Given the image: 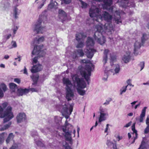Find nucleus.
I'll return each instance as SVG.
<instances>
[{
	"mask_svg": "<svg viewBox=\"0 0 149 149\" xmlns=\"http://www.w3.org/2000/svg\"><path fill=\"white\" fill-rule=\"evenodd\" d=\"M44 37L42 36L38 39L37 40V41L38 43H40L44 41Z\"/></svg>",
	"mask_w": 149,
	"mask_h": 149,
	"instance_id": "obj_51",
	"label": "nucleus"
},
{
	"mask_svg": "<svg viewBox=\"0 0 149 149\" xmlns=\"http://www.w3.org/2000/svg\"><path fill=\"white\" fill-rule=\"evenodd\" d=\"M90 16L93 18L94 20L99 22V16L100 13L99 8L96 6L93 5L90 8L89 10Z\"/></svg>",
	"mask_w": 149,
	"mask_h": 149,
	"instance_id": "obj_7",
	"label": "nucleus"
},
{
	"mask_svg": "<svg viewBox=\"0 0 149 149\" xmlns=\"http://www.w3.org/2000/svg\"><path fill=\"white\" fill-rule=\"evenodd\" d=\"M47 16L46 10H45L39 15V18L34 27V31L37 33H42L46 31L45 27L42 25V23L47 21Z\"/></svg>",
	"mask_w": 149,
	"mask_h": 149,
	"instance_id": "obj_2",
	"label": "nucleus"
},
{
	"mask_svg": "<svg viewBox=\"0 0 149 149\" xmlns=\"http://www.w3.org/2000/svg\"><path fill=\"white\" fill-rule=\"evenodd\" d=\"M73 106L70 105L69 106L66 105L65 103L63 105L60 106L59 108V111H61L62 114L65 116V118L67 119L69 117L73 110Z\"/></svg>",
	"mask_w": 149,
	"mask_h": 149,
	"instance_id": "obj_6",
	"label": "nucleus"
},
{
	"mask_svg": "<svg viewBox=\"0 0 149 149\" xmlns=\"http://www.w3.org/2000/svg\"><path fill=\"white\" fill-rule=\"evenodd\" d=\"M10 149H17V145L16 144H14Z\"/></svg>",
	"mask_w": 149,
	"mask_h": 149,
	"instance_id": "obj_58",
	"label": "nucleus"
},
{
	"mask_svg": "<svg viewBox=\"0 0 149 149\" xmlns=\"http://www.w3.org/2000/svg\"><path fill=\"white\" fill-rule=\"evenodd\" d=\"M104 56L103 62L104 64H105L107 62V60L108 56L109 55V51L108 49H105L104 52Z\"/></svg>",
	"mask_w": 149,
	"mask_h": 149,
	"instance_id": "obj_29",
	"label": "nucleus"
},
{
	"mask_svg": "<svg viewBox=\"0 0 149 149\" xmlns=\"http://www.w3.org/2000/svg\"><path fill=\"white\" fill-rule=\"evenodd\" d=\"M3 96V93L2 91L1 88H0V97L2 98Z\"/></svg>",
	"mask_w": 149,
	"mask_h": 149,
	"instance_id": "obj_60",
	"label": "nucleus"
},
{
	"mask_svg": "<svg viewBox=\"0 0 149 149\" xmlns=\"http://www.w3.org/2000/svg\"><path fill=\"white\" fill-rule=\"evenodd\" d=\"M14 137V136L12 133L10 134L6 140V142L7 143H8L9 141L12 140Z\"/></svg>",
	"mask_w": 149,
	"mask_h": 149,
	"instance_id": "obj_37",
	"label": "nucleus"
},
{
	"mask_svg": "<svg viewBox=\"0 0 149 149\" xmlns=\"http://www.w3.org/2000/svg\"><path fill=\"white\" fill-rule=\"evenodd\" d=\"M106 23L104 26V32L109 33V34H111L112 31H113V27L110 22H107Z\"/></svg>",
	"mask_w": 149,
	"mask_h": 149,
	"instance_id": "obj_16",
	"label": "nucleus"
},
{
	"mask_svg": "<svg viewBox=\"0 0 149 149\" xmlns=\"http://www.w3.org/2000/svg\"><path fill=\"white\" fill-rule=\"evenodd\" d=\"M66 98L68 101L71 100L74 96V92L72 88L65 89Z\"/></svg>",
	"mask_w": 149,
	"mask_h": 149,
	"instance_id": "obj_14",
	"label": "nucleus"
},
{
	"mask_svg": "<svg viewBox=\"0 0 149 149\" xmlns=\"http://www.w3.org/2000/svg\"><path fill=\"white\" fill-rule=\"evenodd\" d=\"M103 25L100 23L95 26V33L94 35V38L96 39L97 36H102V32L104 31V28L103 29Z\"/></svg>",
	"mask_w": 149,
	"mask_h": 149,
	"instance_id": "obj_11",
	"label": "nucleus"
},
{
	"mask_svg": "<svg viewBox=\"0 0 149 149\" xmlns=\"http://www.w3.org/2000/svg\"><path fill=\"white\" fill-rule=\"evenodd\" d=\"M76 39L78 41L83 40L86 37V36L83 33H78L76 34Z\"/></svg>",
	"mask_w": 149,
	"mask_h": 149,
	"instance_id": "obj_30",
	"label": "nucleus"
},
{
	"mask_svg": "<svg viewBox=\"0 0 149 149\" xmlns=\"http://www.w3.org/2000/svg\"><path fill=\"white\" fill-rule=\"evenodd\" d=\"M12 47H17L16 42L15 41H13L11 42Z\"/></svg>",
	"mask_w": 149,
	"mask_h": 149,
	"instance_id": "obj_56",
	"label": "nucleus"
},
{
	"mask_svg": "<svg viewBox=\"0 0 149 149\" xmlns=\"http://www.w3.org/2000/svg\"><path fill=\"white\" fill-rule=\"evenodd\" d=\"M29 90V91H31L32 92H37L38 91V90H37L36 89L34 88H30Z\"/></svg>",
	"mask_w": 149,
	"mask_h": 149,
	"instance_id": "obj_57",
	"label": "nucleus"
},
{
	"mask_svg": "<svg viewBox=\"0 0 149 149\" xmlns=\"http://www.w3.org/2000/svg\"><path fill=\"white\" fill-rule=\"evenodd\" d=\"M96 38H97L96 39L95 38V40H96L97 42L101 45H102L105 43L106 41L105 38L104 37L102 36H102H97Z\"/></svg>",
	"mask_w": 149,
	"mask_h": 149,
	"instance_id": "obj_25",
	"label": "nucleus"
},
{
	"mask_svg": "<svg viewBox=\"0 0 149 149\" xmlns=\"http://www.w3.org/2000/svg\"><path fill=\"white\" fill-rule=\"evenodd\" d=\"M58 16L59 18L63 22L67 18V15L66 13L63 10L59 9L58 11Z\"/></svg>",
	"mask_w": 149,
	"mask_h": 149,
	"instance_id": "obj_20",
	"label": "nucleus"
},
{
	"mask_svg": "<svg viewBox=\"0 0 149 149\" xmlns=\"http://www.w3.org/2000/svg\"><path fill=\"white\" fill-rule=\"evenodd\" d=\"M1 87L3 89L4 92L6 91L7 90V88L6 85L4 84H1L0 85Z\"/></svg>",
	"mask_w": 149,
	"mask_h": 149,
	"instance_id": "obj_47",
	"label": "nucleus"
},
{
	"mask_svg": "<svg viewBox=\"0 0 149 149\" xmlns=\"http://www.w3.org/2000/svg\"><path fill=\"white\" fill-rule=\"evenodd\" d=\"M42 47L40 46H35L34 49L32 52V54L36 55H38V56L35 57L33 60V64L37 63L38 62V57H43V55H40L41 54H42L43 52L41 51Z\"/></svg>",
	"mask_w": 149,
	"mask_h": 149,
	"instance_id": "obj_8",
	"label": "nucleus"
},
{
	"mask_svg": "<svg viewBox=\"0 0 149 149\" xmlns=\"http://www.w3.org/2000/svg\"><path fill=\"white\" fill-rule=\"evenodd\" d=\"M4 133H2L0 134V144H2L4 140Z\"/></svg>",
	"mask_w": 149,
	"mask_h": 149,
	"instance_id": "obj_38",
	"label": "nucleus"
},
{
	"mask_svg": "<svg viewBox=\"0 0 149 149\" xmlns=\"http://www.w3.org/2000/svg\"><path fill=\"white\" fill-rule=\"evenodd\" d=\"M132 131L133 132V133H135V136H136L135 137H134L133 141L132 143H133L134 142L135 140L137 139V131L135 130V123H134L133 125L132 126Z\"/></svg>",
	"mask_w": 149,
	"mask_h": 149,
	"instance_id": "obj_36",
	"label": "nucleus"
},
{
	"mask_svg": "<svg viewBox=\"0 0 149 149\" xmlns=\"http://www.w3.org/2000/svg\"><path fill=\"white\" fill-rule=\"evenodd\" d=\"M63 82L64 84L65 85V89L67 88H72V84L68 78H63Z\"/></svg>",
	"mask_w": 149,
	"mask_h": 149,
	"instance_id": "obj_23",
	"label": "nucleus"
},
{
	"mask_svg": "<svg viewBox=\"0 0 149 149\" xmlns=\"http://www.w3.org/2000/svg\"><path fill=\"white\" fill-rule=\"evenodd\" d=\"M26 119V115L24 113H19L17 117V122L18 123H20L24 121Z\"/></svg>",
	"mask_w": 149,
	"mask_h": 149,
	"instance_id": "obj_18",
	"label": "nucleus"
},
{
	"mask_svg": "<svg viewBox=\"0 0 149 149\" xmlns=\"http://www.w3.org/2000/svg\"><path fill=\"white\" fill-rule=\"evenodd\" d=\"M11 124V122H10L8 123V124L4 125L3 126H0V131H3L8 129L10 127Z\"/></svg>",
	"mask_w": 149,
	"mask_h": 149,
	"instance_id": "obj_35",
	"label": "nucleus"
},
{
	"mask_svg": "<svg viewBox=\"0 0 149 149\" xmlns=\"http://www.w3.org/2000/svg\"><path fill=\"white\" fill-rule=\"evenodd\" d=\"M20 13V10H19L16 7H15L13 10V15L14 17L17 19L18 18L17 16Z\"/></svg>",
	"mask_w": 149,
	"mask_h": 149,
	"instance_id": "obj_33",
	"label": "nucleus"
},
{
	"mask_svg": "<svg viewBox=\"0 0 149 149\" xmlns=\"http://www.w3.org/2000/svg\"><path fill=\"white\" fill-rule=\"evenodd\" d=\"M131 123L132 122L131 121L127 124L124 127H128L131 125Z\"/></svg>",
	"mask_w": 149,
	"mask_h": 149,
	"instance_id": "obj_61",
	"label": "nucleus"
},
{
	"mask_svg": "<svg viewBox=\"0 0 149 149\" xmlns=\"http://www.w3.org/2000/svg\"><path fill=\"white\" fill-rule=\"evenodd\" d=\"M82 62L86 64V65L85 70L86 71L81 70L80 73L82 76L84 77L87 81L88 84H89L90 81V77L91 75V71L92 69L94 68V65L91 63L89 60H82Z\"/></svg>",
	"mask_w": 149,
	"mask_h": 149,
	"instance_id": "obj_4",
	"label": "nucleus"
},
{
	"mask_svg": "<svg viewBox=\"0 0 149 149\" xmlns=\"http://www.w3.org/2000/svg\"><path fill=\"white\" fill-rule=\"evenodd\" d=\"M23 73L24 74H27V69L25 67H24Z\"/></svg>",
	"mask_w": 149,
	"mask_h": 149,
	"instance_id": "obj_64",
	"label": "nucleus"
},
{
	"mask_svg": "<svg viewBox=\"0 0 149 149\" xmlns=\"http://www.w3.org/2000/svg\"><path fill=\"white\" fill-rule=\"evenodd\" d=\"M36 142L37 145L38 146L42 147L44 146L43 144L40 141H36Z\"/></svg>",
	"mask_w": 149,
	"mask_h": 149,
	"instance_id": "obj_50",
	"label": "nucleus"
},
{
	"mask_svg": "<svg viewBox=\"0 0 149 149\" xmlns=\"http://www.w3.org/2000/svg\"><path fill=\"white\" fill-rule=\"evenodd\" d=\"M9 84L10 88L12 92H15L17 89V86L15 84L13 83H10Z\"/></svg>",
	"mask_w": 149,
	"mask_h": 149,
	"instance_id": "obj_32",
	"label": "nucleus"
},
{
	"mask_svg": "<svg viewBox=\"0 0 149 149\" xmlns=\"http://www.w3.org/2000/svg\"><path fill=\"white\" fill-rule=\"evenodd\" d=\"M7 105L8 103L6 102L0 104V118H5L3 119L4 123L8 121L14 117L11 107L8 106L6 109Z\"/></svg>",
	"mask_w": 149,
	"mask_h": 149,
	"instance_id": "obj_1",
	"label": "nucleus"
},
{
	"mask_svg": "<svg viewBox=\"0 0 149 149\" xmlns=\"http://www.w3.org/2000/svg\"><path fill=\"white\" fill-rule=\"evenodd\" d=\"M38 0H35V2H34V4H38V6L39 5H40V3L41 2V1L40 2L39 1H38ZM38 9H39L38 8Z\"/></svg>",
	"mask_w": 149,
	"mask_h": 149,
	"instance_id": "obj_59",
	"label": "nucleus"
},
{
	"mask_svg": "<svg viewBox=\"0 0 149 149\" xmlns=\"http://www.w3.org/2000/svg\"><path fill=\"white\" fill-rule=\"evenodd\" d=\"M110 60L111 61H114L116 60V56L114 55V53H110Z\"/></svg>",
	"mask_w": 149,
	"mask_h": 149,
	"instance_id": "obj_40",
	"label": "nucleus"
},
{
	"mask_svg": "<svg viewBox=\"0 0 149 149\" xmlns=\"http://www.w3.org/2000/svg\"><path fill=\"white\" fill-rule=\"evenodd\" d=\"M65 127L63 128V131L65 133V136L66 138L68 140L70 141L71 139V135L72 131V130H69L68 127H70L71 129H72L73 127L71 124L68 123L67 120L65 121Z\"/></svg>",
	"mask_w": 149,
	"mask_h": 149,
	"instance_id": "obj_10",
	"label": "nucleus"
},
{
	"mask_svg": "<svg viewBox=\"0 0 149 149\" xmlns=\"http://www.w3.org/2000/svg\"><path fill=\"white\" fill-rule=\"evenodd\" d=\"M29 92V90L27 89H19L17 90L18 94L19 96H22Z\"/></svg>",
	"mask_w": 149,
	"mask_h": 149,
	"instance_id": "obj_28",
	"label": "nucleus"
},
{
	"mask_svg": "<svg viewBox=\"0 0 149 149\" xmlns=\"http://www.w3.org/2000/svg\"><path fill=\"white\" fill-rule=\"evenodd\" d=\"M14 81L18 84L20 83L21 80L19 78H16L14 79Z\"/></svg>",
	"mask_w": 149,
	"mask_h": 149,
	"instance_id": "obj_55",
	"label": "nucleus"
},
{
	"mask_svg": "<svg viewBox=\"0 0 149 149\" xmlns=\"http://www.w3.org/2000/svg\"><path fill=\"white\" fill-rule=\"evenodd\" d=\"M86 43L87 47L85 53L87 57L91 58L93 57L94 53L96 51L95 50L91 47L94 45V42L92 38L88 37Z\"/></svg>",
	"mask_w": 149,
	"mask_h": 149,
	"instance_id": "obj_5",
	"label": "nucleus"
},
{
	"mask_svg": "<svg viewBox=\"0 0 149 149\" xmlns=\"http://www.w3.org/2000/svg\"><path fill=\"white\" fill-rule=\"evenodd\" d=\"M97 125H98L97 122V121H96L95 122V125L94 126L92 127L91 128L90 131H91L93 129V127H95L96 126H97Z\"/></svg>",
	"mask_w": 149,
	"mask_h": 149,
	"instance_id": "obj_62",
	"label": "nucleus"
},
{
	"mask_svg": "<svg viewBox=\"0 0 149 149\" xmlns=\"http://www.w3.org/2000/svg\"><path fill=\"white\" fill-rule=\"evenodd\" d=\"M146 124L147 127L144 131V133L148 134L149 132V117L147 116L146 120Z\"/></svg>",
	"mask_w": 149,
	"mask_h": 149,
	"instance_id": "obj_34",
	"label": "nucleus"
},
{
	"mask_svg": "<svg viewBox=\"0 0 149 149\" xmlns=\"http://www.w3.org/2000/svg\"><path fill=\"white\" fill-rule=\"evenodd\" d=\"M148 39L147 35L145 33L143 34L141 38V42L142 44L144 43L145 41Z\"/></svg>",
	"mask_w": 149,
	"mask_h": 149,
	"instance_id": "obj_41",
	"label": "nucleus"
},
{
	"mask_svg": "<svg viewBox=\"0 0 149 149\" xmlns=\"http://www.w3.org/2000/svg\"><path fill=\"white\" fill-rule=\"evenodd\" d=\"M147 108V107H144L142 110L141 113L140 115V118L139 119V121L140 123L143 122V118L145 116L146 110Z\"/></svg>",
	"mask_w": 149,
	"mask_h": 149,
	"instance_id": "obj_27",
	"label": "nucleus"
},
{
	"mask_svg": "<svg viewBox=\"0 0 149 149\" xmlns=\"http://www.w3.org/2000/svg\"><path fill=\"white\" fill-rule=\"evenodd\" d=\"M31 135L32 137L34 138H36V139L38 138V134L36 131L33 130L32 131L31 133Z\"/></svg>",
	"mask_w": 149,
	"mask_h": 149,
	"instance_id": "obj_39",
	"label": "nucleus"
},
{
	"mask_svg": "<svg viewBox=\"0 0 149 149\" xmlns=\"http://www.w3.org/2000/svg\"><path fill=\"white\" fill-rule=\"evenodd\" d=\"M81 5V7L83 8H86L87 7V4L86 3L83 2L81 0H79Z\"/></svg>",
	"mask_w": 149,
	"mask_h": 149,
	"instance_id": "obj_45",
	"label": "nucleus"
},
{
	"mask_svg": "<svg viewBox=\"0 0 149 149\" xmlns=\"http://www.w3.org/2000/svg\"><path fill=\"white\" fill-rule=\"evenodd\" d=\"M43 68L42 66L38 64L34 65L32 68L31 71L32 73H34L41 71Z\"/></svg>",
	"mask_w": 149,
	"mask_h": 149,
	"instance_id": "obj_19",
	"label": "nucleus"
},
{
	"mask_svg": "<svg viewBox=\"0 0 149 149\" xmlns=\"http://www.w3.org/2000/svg\"><path fill=\"white\" fill-rule=\"evenodd\" d=\"M63 148L64 149H72V148L68 146V144L66 142L63 143Z\"/></svg>",
	"mask_w": 149,
	"mask_h": 149,
	"instance_id": "obj_48",
	"label": "nucleus"
},
{
	"mask_svg": "<svg viewBox=\"0 0 149 149\" xmlns=\"http://www.w3.org/2000/svg\"><path fill=\"white\" fill-rule=\"evenodd\" d=\"M144 65L145 63L143 61L140 62L139 64V66L141 68V70L144 67Z\"/></svg>",
	"mask_w": 149,
	"mask_h": 149,
	"instance_id": "obj_53",
	"label": "nucleus"
},
{
	"mask_svg": "<svg viewBox=\"0 0 149 149\" xmlns=\"http://www.w3.org/2000/svg\"><path fill=\"white\" fill-rule=\"evenodd\" d=\"M99 110L100 115L99 118L98 122L101 123L106 119L107 116H108V114L105 111V109H103L101 107H100Z\"/></svg>",
	"mask_w": 149,
	"mask_h": 149,
	"instance_id": "obj_13",
	"label": "nucleus"
},
{
	"mask_svg": "<svg viewBox=\"0 0 149 149\" xmlns=\"http://www.w3.org/2000/svg\"><path fill=\"white\" fill-rule=\"evenodd\" d=\"M40 130L44 134H47L51 132L52 130L50 126L46 125L43 128H41Z\"/></svg>",
	"mask_w": 149,
	"mask_h": 149,
	"instance_id": "obj_24",
	"label": "nucleus"
},
{
	"mask_svg": "<svg viewBox=\"0 0 149 149\" xmlns=\"http://www.w3.org/2000/svg\"><path fill=\"white\" fill-rule=\"evenodd\" d=\"M46 1V0H42L40 4L38 6V9H40L42 8L45 3Z\"/></svg>",
	"mask_w": 149,
	"mask_h": 149,
	"instance_id": "obj_43",
	"label": "nucleus"
},
{
	"mask_svg": "<svg viewBox=\"0 0 149 149\" xmlns=\"http://www.w3.org/2000/svg\"><path fill=\"white\" fill-rule=\"evenodd\" d=\"M112 18V16L109 14L107 12L104 11L101 15H100L99 16V21H102L104 19L107 22H111Z\"/></svg>",
	"mask_w": 149,
	"mask_h": 149,
	"instance_id": "obj_12",
	"label": "nucleus"
},
{
	"mask_svg": "<svg viewBox=\"0 0 149 149\" xmlns=\"http://www.w3.org/2000/svg\"><path fill=\"white\" fill-rule=\"evenodd\" d=\"M106 144L109 147L111 148V149H117L116 144L113 143L109 140H107Z\"/></svg>",
	"mask_w": 149,
	"mask_h": 149,
	"instance_id": "obj_31",
	"label": "nucleus"
},
{
	"mask_svg": "<svg viewBox=\"0 0 149 149\" xmlns=\"http://www.w3.org/2000/svg\"><path fill=\"white\" fill-rule=\"evenodd\" d=\"M141 46V43H140V40H137L136 41L134 45V53L135 55L137 54L136 52L140 48Z\"/></svg>",
	"mask_w": 149,
	"mask_h": 149,
	"instance_id": "obj_21",
	"label": "nucleus"
},
{
	"mask_svg": "<svg viewBox=\"0 0 149 149\" xmlns=\"http://www.w3.org/2000/svg\"><path fill=\"white\" fill-rule=\"evenodd\" d=\"M57 3L53 0H51L50 3L48 5L47 9L52 10L53 9L56 10L57 8Z\"/></svg>",
	"mask_w": 149,
	"mask_h": 149,
	"instance_id": "obj_22",
	"label": "nucleus"
},
{
	"mask_svg": "<svg viewBox=\"0 0 149 149\" xmlns=\"http://www.w3.org/2000/svg\"><path fill=\"white\" fill-rule=\"evenodd\" d=\"M11 36V34H10L6 36H4L3 37V39L4 40L6 41L8 39H9Z\"/></svg>",
	"mask_w": 149,
	"mask_h": 149,
	"instance_id": "obj_52",
	"label": "nucleus"
},
{
	"mask_svg": "<svg viewBox=\"0 0 149 149\" xmlns=\"http://www.w3.org/2000/svg\"><path fill=\"white\" fill-rule=\"evenodd\" d=\"M109 124H107L106 125V128H105V130H104V132H107L108 130V127H109Z\"/></svg>",
	"mask_w": 149,
	"mask_h": 149,
	"instance_id": "obj_63",
	"label": "nucleus"
},
{
	"mask_svg": "<svg viewBox=\"0 0 149 149\" xmlns=\"http://www.w3.org/2000/svg\"><path fill=\"white\" fill-rule=\"evenodd\" d=\"M131 52L129 50L126 51L122 57V60L124 63H127L131 60Z\"/></svg>",
	"mask_w": 149,
	"mask_h": 149,
	"instance_id": "obj_15",
	"label": "nucleus"
},
{
	"mask_svg": "<svg viewBox=\"0 0 149 149\" xmlns=\"http://www.w3.org/2000/svg\"><path fill=\"white\" fill-rule=\"evenodd\" d=\"M62 3H64L65 4L70 3L71 1V0H61Z\"/></svg>",
	"mask_w": 149,
	"mask_h": 149,
	"instance_id": "obj_49",
	"label": "nucleus"
},
{
	"mask_svg": "<svg viewBox=\"0 0 149 149\" xmlns=\"http://www.w3.org/2000/svg\"><path fill=\"white\" fill-rule=\"evenodd\" d=\"M138 149H146L145 147V143L143 141L142 142L141 144Z\"/></svg>",
	"mask_w": 149,
	"mask_h": 149,
	"instance_id": "obj_44",
	"label": "nucleus"
},
{
	"mask_svg": "<svg viewBox=\"0 0 149 149\" xmlns=\"http://www.w3.org/2000/svg\"><path fill=\"white\" fill-rule=\"evenodd\" d=\"M112 101L111 98H109L108 100H107L106 102L103 104L104 105H107L109 104V102Z\"/></svg>",
	"mask_w": 149,
	"mask_h": 149,
	"instance_id": "obj_54",
	"label": "nucleus"
},
{
	"mask_svg": "<svg viewBox=\"0 0 149 149\" xmlns=\"http://www.w3.org/2000/svg\"><path fill=\"white\" fill-rule=\"evenodd\" d=\"M84 54V53L82 49H77L74 52L72 55V57L73 58L77 59L79 57L83 56Z\"/></svg>",
	"mask_w": 149,
	"mask_h": 149,
	"instance_id": "obj_17",
	"label": "nucleus"
},
{
	"mask_svg": "<svg viewBox=\"0 0 149 149\" xmlns=\"http://www.w3.org/2000/svg\"><path fill=\"white\" fill-rule=\"evenodd\" d=\"M111 66H113V70L109 69L108 67L105 68L104 70V72L108 76V75L112 74L114 75L115 74H118L120 70V68L119 65H112L111 63Z\"/></svg>",
	"mask_w": 149,
	"mask_h": 149,
	"instance_id": "obj_9",
	"label": "nucleus"
},
{
	"mask_svg": "<svg viewBox=\"0 0 149 149\" xmlns=\"http://www.w3.org/2000/svg\"><path fill=\"white\" fill-rule=\"evenodd\" d=\"M82 40H80L78 41L79 43L76 46L77 48H81L83 47L84 46V42Z\"/></svg>",
	"mask_w": 149,
	"mask_h": 149,
	"instance_id": "obj_42",
	"label": "nucleus"
},
{
	"mask_svg": "<svg viewBox=\"0 0 149 149\" xmlns=\"http://www.w3.org/2000/svg\"><path fill=\"white\" fill-rule=\"evenodd\" d=\"M128 85L126 86H123L122 88L120 90V95H122L123 93L125 92L126 90V88Z\"/></svg>",
	"mask_w": 149,
	"mask_h": 149,
	"instance_id": "obj_46",
	"label": "nucleus"
},
{
	"mask_svg": "<svg viewBox=\"0 0 149 149\" xmlns=\"http://www.w3.org/2000/svg\"><path fill=\"white\" fill-rule=\"evenodd\" d=\"M117 2L120 6L123 7L129 6L127 0H118Z\"/></svg>",
	"mask_w": 149,
	"mask_h": 149,
	"instance_id": "obj_26",
	"label": "nucleus"
},
{
	"mask_svg": "<svg viewBox=\"0 0 149 149\" xmlns=\"http://www.w3.org/2000/svg\"><path fill=\"white\" fill-rule=\"evenodd\" d=\"M71 77L74 84H77L76 89L78 93L80 95H84L85 94L86 91L83 89L86 87V84L84 79L79 77L76 74L72 75Z\"/></svg>",
	"mask_w": 149,
	"mask_h": 149,
	"instance_id": "obj_3",
	"label": "nucleus"
}]
</instances>
